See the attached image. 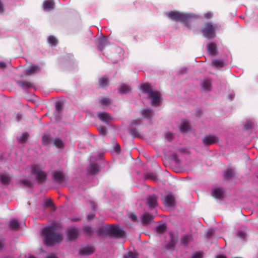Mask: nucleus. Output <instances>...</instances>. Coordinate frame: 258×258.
Returning <instances> with one entry per match:
<instances>
[{"mask_svg": "<svg viewBox=\"0 0 258 258\" xmlns=\"http://www.w3.org/2000/svg\"><path fill=\"white\" fill-rule=\"evenodd\" d=\"M45 258H58L54 253H50L48 254Z\"/></svg>", "mask_w": 258, "mask_h": 258, "instance_id": "obj_52", "label": "nucleus"}, {"mask_svg": "<svg viewBox=\"0 0 258 258\" xmlns=\"http://www.w3.org/2000/svg\"><path fill=\"white\" fill-rule=\"evenodd\" d=\"M165 137L169 142H171L173 138V134L171 133H167Z\"/></svg>", "mask_w": 258, "mask_h": 258, "instance_id": "obj_49", "label": "nucleus"}, {"mask_svg": "<svg viewBox=\"0 0 258 258\" xmlns=\"http://www.w3.org/2000/svg\"><path fill=\"white\" fill-rule=\"evenodd\" d=\"M55 3L54 0H45L43 2L42 6L46 11H51L54 9Z\"/></svg>", "mask_w": 258, "mask_h": 258, "instance_id": "obj_14", "label": "nucleus"}, {"mask_svg": "<svg viewBox=\"0 0 258 258\" xmlns=\"http://www.w3.org/2000/svg\"><path fill=\"white\" fill-rule=\"evenodd\" d=\"M190 128L189 125L188 123H184L180 127V130L181 132L186 133Z\"/></svg>", "mask_w": 258, "mask_h": 258, "instance_id": "obj_40", "label": "nucleus"}, {"mask_svg": "<svg viewBox=\"0 0 258 258\" xmlns=\"http://www.w3.org/2000/svg\"><path fill=\"white\" fill-rule=\"evenodd\" d=\"M178 241L177 237L173 235H170L169 242L165 245L164 251L166 252L167 250H174L175 245Z\"/></svg>", "mask_w": 258, "mask_h": 258, "instance_id": "obj_8", "label": "nucleus"}, {"mask_svg": "<svg viewBox=\"0 0 258 258\" xmlns=\"http://www.w3.org/2000/svg\"><path fill=\"white\" fill-rule=\"evenodd\" d=\"M17 83L23 89H27L32 86L31 83L27 81H19Z\"/></svg>", "mask_w": 258, "mask_h": 258, "instance_id": "obj_28", "label": "nucleus"}, {"mask_svg": "<svg viewBox=\"0 0 258 258\" xmlns=\"http://www.w3.org/2000/svg\"><path fill=\"white\" fill-rule=\"evenodd\" d=\"M211 65L213 67L221 68L224 66L225 64L223 60L215 59L212 60Z\"/></svg>", "mask_w": 258, "mask_h": 258, "instance_id": "obj_22", "label": "nucleus"}, {"mask_svg": "<svg viewBox=\"0 0 258 258\" xmlns=\"http://www.w3.org/2000/svg\"><path fill=\"white\" fill-rule=\"evenodd\" d=\"M217 27L212 22H207L204 23L201 28V32L203 37L209 39L216 37V30Z\"/></svg>", "mask_w": 258, "mask_h": 258, "instance_id": "obj_3", "label": "nucleus"}, {"mask_svg": "<svg viewBox=\"0 0 258 258\" xmlns=\"http://www.w3.org/2000/svg\"><path fill=\"white\" fill-rule=\"evenodd\" d=\"M53 145L57 148L62 149L64 148V144L62 141L58 138H56L53 140Z\"/></svg>", "mask_w": 258, "mask_h": 258, "instance_id": "obj_27", "label": "nucleus"}, {"mask_svg": "<svg viewBox=\"0 0 258 258\" xmlns=\"http://www.w3.org/2000/svg\"><path fill=\"white\" fill-rule=\"evenodd\" d=\"M201 85L205 91H210L212 87L211 82L209 80H204Z\"/></svg>", "mask_w": 258, "mask_h": 258, "instance_id": "obj_25", "label": "nucleus"}, {"mask_svg": "<svg viewBox=\"0 0 258 258\" xmlns=\"http://www.w3.org/2000/svg\"><path fill=\"white\" fill-rule=\"evenodd\" d=\"M166 15L172 21L175 22H180L183 23H187L189 18L187 15L173 11H171L167 13Z\"/></svg>", "mask_w": 258, "mask_h": 258, "instance_id": "obj_4", "label": "nucleus"}, {"mask_svg": "<svg viewBox=\"0 0 258 258\" xmlns=\"http://www.w3.org/2000/svg\"><path fill=\"white\" fill-rule=\"evenodd\" d=\"M95 251V248L92 245H87L82 247L80 250V254L81 255H90L93 253Z\"/></svg>", "mask_w": 258, "mask_h": 258, "instance_id": "obj_15", "label": "nucleus"}, {"mask_svg": "<svg viewBox=\"0 0 258 258\" xmlns=\"http://www.w3.org/2000/svg\"><path fill=\"white\" fill-rule=\"evenodd\" d=\"M192 237L188 235H185L182 236L180 239L181 244L184 245H187L189 242L191 240Z\"/></svg>", "mask_w": 258, "mask_h": 258, "instance_id": "obj_30", "label": "nucleus"}, {"mask_svg": "<svg viewBox=\"0 0 258 258\" xmlns=\"http://www.w3.org/2000/svg\"><path fill=\"white\" fill-rule=\"evenodd\" d=\"M94 217H95V215L94 214H91L88 215L87 217V220H91L93 219V218H94Z\"/></svg>", "mask_w": 258, "mask_h": 258, "instance_id": "obj_53", "label": "nucleus"}, {"mask_svg": "<svg viewBox=\"0 0 258 258\" xmlns=\"http://www.w3.org/2000/svg\"><path fill=\"white\" fill-rule=\"evenodd\" d=\"M146 204L152 209L158 206V197L155 195H151L146 198Z\"/></svg>", "mask_w": 258, "mask_h": 258, "instance_id": "obj_7", "label": "nucleus"}, {"mask_svg": "<svg viewBox=\"0 0 258 258\" xmlns=\"http://www.w3.org/2000/svg\"><path fill=\"white\" fill-rule=\"evenodd\" d=\"M237 236L241 239H244L246 236V233L245 232L240 230L237 232Z\"/></svg>", "mask_w": 258, "mask_h": 258, "instance_id": "obj_45", "label": "nucleus"}, {"mask_svg": "<svg viewBox=\"0 0 258 258\" xmlns=\"http://www.w3.org/2000/svg\"><path fill=\"white\" fill-rule=\"evenodd\" d=\"M109 83V81L106 76H103L99 79L98 84L100 87L103 88L107 87Z\"/></svg>", "mask_w": 258, "mask_h": 258, "instance_id": "obj_20", "label": "nucleus"}, {"mask_svg": "<svg viewBox=\"0 0 258 258\" xmlns=\"http://www.w3.org/2000/svg\"><path fill=\"white\" fill-rule=\"evenodd\" d=\"M120 146L119 145H117L116 146H115V150L116 151H120Z\"/></svg>", "mask_w": 258, "mask_h": 258, "instance_id": "obj_58", "label": "nucleus"}, {"mask_svg": "<svg viewBox=\"0 0 258 258\" xmlns=\"http://www.w3.org/2000/svg\"><path fill=\"white\" fill-rule=\"evenodd\" d=\"M141 119L139 118L132 120L131 122V125H139L141 123Z\"/></svg>", "mask_w": 258, "mask_h": 258, "instance_id": "obj_46", "label": "nucleus"}, {"mask_svg": "<svg viewBox=\"0 0 258 258\" xmlns=\"http://www.w3.org/2000/svg\"><path fill=\"white\" fill-rule=\"evenodd\" d=\"M207 48L208 52L210 55L215 56L217 55V47L214 43H208L207 45Z\"/></svg>", "mask_w": 258, "mask_h": 258, "instance_id": "obj_16", "label": "nucleus"}, {"mask_svg": "<svg viewBox=\"0 0 258 258\" xmlns=\"http://www.w3.org/2000/svg\"><path fill=\"white\" fill-rule=\"evenodd\" d=\"M32 173L35 175L37 181L41 183L44 182L47 178V174L42 171L40 165H34L32 167Z\"/></svg>", "mask_w": 258, "mask_h": 258, "instance_id": "obj_5", "label": "nucleus"}, {"mask_svg": "<svg viewBox=\"0 0 258 258\" xmlns=\"http://www.w3.org/2000/svg\"><path fill=\"white\" fill-rule=\"evenodd\" d=\"M216 258H226V257L224 255H218L216 256Z\"/></svg>", "mask_w": 258, "mask_h": 258, "instance_id": "obj_56", "label": "nucleus"}, {"mask_svg": "<svg viewBox=\"0 0 258 258\" xmlns=\"http://www.w3.org/2000/svg\"><path fill=\"white\" fill-rule=\"evenodd\" d=\"M48 42L52 46H56L57 44L56 38L53 36H50L48 38Z\"/></svg>", "mask_w": 258, "mask_h": 258, "instance_id": "obj_38", "label": "nucleus"}, {"mask_svg": "<svg viewBox=\"0 0 258 258\" xmlns=\"http://www.w3.org/2000/svg\"><path fill=\"white\" fill-rule=\"evenodd\" d=\"M99 102L102 105H108L111 103L112 101L109 98L103 97L100 100Z\"/></svg>", "mask_w": 258, "mask_h": 258, "instance_id": "obj_36", "label": "nucleus"}, {"mask_svg": "<svg viewBox=\"0 0 258 258\" xmlns=\"http://www.w3.org/2000/svg\"><path fill=\"white\" fill-rule=\"evenodd\" d=\"M100 135L105 136L107 133L106 128L103 125H100L98 128Z\"/></svg>", "mask_w": 258, "mask_h": 258, "instance_id": "obj_41", "label": "nucleus"}, {"mask_svg": "<svg viewBox=\"0 0 258 258\" xmlns=\"http://www.w3.org/2000/svg\"><path fill=\"white\" fill-rule=\"evenodd\" d=\"M250 127V125L248 124H246L244 125V128L246 130H248Z\"/></svg>", "mask_w": 258, "mask_h": 258, "instance_id": "obj_59", "label": "nucleus"}, {"mask_svg": "<svg viewBox=\"0 0 258 258\" xmlns=\"http://www.w3.org/2000/svg\"><path fill=\"white\" fill-rule=\"evenodd\" d=\"M223 191L221 188H217L213 190V196L216 199H221L223 196Z\"/></svg>", "mask_w": 258, "mask_h": 258, "instance_id": "obj_24", "label": "nucleus"}, {"mask_svg": "<svg viewBox=\"0 0 258 258\" xmlns=\"http://www.w3.org/2000/svg\"><path fill=\"white\" fill-rule=\"evenodd\" d=\"M108 231L110 234L116 237H122L124 235V231L117 226H110Z\"/></svg>", "mask_w": 258, "mask_h": 258, "instance_id": "obj_6", "label": "nucleus"}, {"mask_svg": "<svg viewBox=\"0 0 258 258\" xmlns=\"http://www.w3.org/2000/svg\"><path fill=\"white\" fill-rule=\"evenodd\" d=\"M142 223L143 225H147L153 221V216L149 213L143 214L141 217Z\"/></svg>", "mask_w": 258, "mask_h": 258, "instance_id": "obj_13", "label": "nucleus"}, {"mask_svg": "<svg viewBox=\"0 0 258 258\" xmlns=\"http://www.w3.org/2000/svg\"><path fill=\"white\" fill-rule=\"evenodd\" d=\"M214 16V14L212 12H208L204 14V17L206 20L212 19Z\"/></svg>", "mask_w": 258, "mask_h": 258, "instance_id": "obj_44", "label": "nucleus"}, {"mask_svg": "<svg viewBox=\"0 0 258 258\" xmlns=\"http://www.w3.org/2000/svg\"><path fill=\"white\" fill-rule=\"evenodd\" d=\"M233 175V170L232 169L227 170L224 173V176L226 178H231Z\"/></svg>", "mask_w": 258, "mask_h": 258, "instance_id": "obj_42", "label": "nucleus"}, {"mask_svg": "<svg viewBox=\"0 0 258 258\" xmlns=\"http://www.w3.org/2000/svg\"><path fill=\"white\" fill-rule=\"evenodd\" d=\"M68 238L70 240L76 239L79 236V229L76 227L69 228L67 231Z\"/></svg>", "mask_w": 258, "mask_h": 258, "instance_id": "obj_9", "label": "nucleus"}, {"mask_svg": "<svg viewBox=\"0 0 258 258\" xmlns=\"http://www.w3.org/2000/svg\"><path fill=\"white\" fill-rule=\"evenodd\" d=\"M5 245L3 241L0 240V249H2Z\"/></svg>", "mask_w": 258, "mask_h": 258, "instance_id": "obj_55", "label": "nucleus"}, {"mask_svg": "<svg viewBox=\"0 0 258 258\" xmlns=\"http://www.w3.org/2000/svg\"><path fill=\"white\" fill-rule=\"evenodd\" d=\"M142 91L146 93L149 97L151 100V104L152 106L158 105L161 101V96L160 93L157 91L152 89L150 84L145 83L141 86Z\"/></svg>", "mask_w": 258, "mask_h": 258, "instance_id": "obj_2", "label": "nucleus"}, {"mask_svg": "<svg viewBox=\"0 0 258 258\" xmlns=\"http://www.w3.org/2000/svg\"><path fill=\"white\" fill-rule=\"evenodd\" d=\"M10 178L8 175L3 174H0V181L2 184L7 185L9 184Z\"/></svg>", "mask_w": 258, "mask_h": 258, "instance_id": "obj_32", "label": "nucleus"}, {"mask_svg": "<svg viewBox=\"0 0 258 258\" xmlns=\"http://www.w3.org/2000/svg\"><path fill=\"white\" fill-rule=\"evenodd\" d=\"M203 251H196L192 254L191 258H203Z\"/></svg>", "mask_w": 258, "mask_h": 258, "instance_id": "obj_43", "label": "nucleus"}, {"mask_svg": "<svg viewBox=\"0 0 258 258\" xmlns=\"http://www.w3.org/2000/svg\"><path fill=\"white\" fill-rule=\"evenodd\" d=\"M130 135L134 138L137 137L139 136L138 131L136 128L131 127L129 130Z\"/></svg>", "mask_w": 258, "mask_h": 258, "instance_id": "obj_39", "label": "nucleus"}, {"mask_svg": "<svg viewBox=\"0 0 258 258\" xmlns=\"http://www.w3.org/2000/svg\"><path fill=\"white\" fill-rule=\"evenodd\" d=\"M118 90L121 94H125L131 90V88L129 85L122 83L118 87Z\"/></svg>", "mask_w": 258, "mask_h": 258, "instance_id": "obj_21", "label": "nucleus"}, {"mask_svg": "<svg viewBox=\"0 0 258 258\" xmlns=\"http://www.w3.org/2000/svg\"><path fill=\"white\" fill-rule=\"evenodd\" d=\"M40 70L38 65L32 64L26 70V73L27 75H31L39 72Z\"/></svg>", "mask_w": 258, "mask_h": 258, "instance_id": "obj_19", "label": "nucleus"}, {"mask_svg": "<svg viewBox=\"0 0 258 258\" xmlns=\"http://www.w3.org/2000/svg\"><path fill=\"white\" fill-rule=\"evenodd\" d=\"M89 171L92 174H96L98 172V165L96 164H91L89 167Z\"/></svg>", "mask_w": 258, "mask_h": 258, "instance_id": "obj_33", "label": "nucleus"}, {"mask_svg": "<svg viewBox=\"0 0 258 258\" xmlns=\"http://www.w3.org/2000/svg\"><path fill=\"white\" fill-rule=\"evenodd\" d=\"M9 226L11 229L17 230L19 229L20 224L17 220L13 219L10 222Z\"/></svg>", "mask_w": 258, "mask_h": 258, "instance_id": "obj_26", "label": "nucleus"}, {"mask_svg": "<svg viewBox=\"0 0 258 258\" xmlns=\"http://www.w3.org/2000/svg\"><path fill=\"white\" fill-rule=\"evenodd\" d=\"M6 67V63L4 62H0V68L4 69Z\"/></svg>", "mask_w": 258, "mask_h": 258, "instance_id": "obj_54", "label": "nucleus"}, {"mask_svg": "<svg viewBox=\"0 0 258 258\" xmlns=\"http://www.w3.org/2000/svg\"><path fill=\"white\" fill-rule=\"evenodd\" d=\"M53 139L51 138L48 135H45L42 137V143L45 145H50L53 142Z\"/></svg>", "mask_w": 258, "mask_h": 258, "instance_id": "obj_31", "label": "nucleus"}, {"mask_svg": "<svg viewBox=\"0 0 258 258\" xmlns=\"http://www.w3.org/2000/svg\"><path fill=\"white\" fill-rule=\"evenodd\" d=\"M129 217L131 219V220L134 222H136L138 221V217L136 216V215L134 213L131 214Z\"/></svg>", "mask_w": 258, "mask_h": 258, "instance_id": "obj_50", "label": "nucleus"}, {"mask_svg": "<svg viewBox=\"0 0 258 258\" xmlns=\"http://www.w3.org/2000/svg\"><path fill=\"white\" fill-rule=\"evenodd\" d=\"M22 183L23 184H24L25 185H26V186H27L28 187H30V186H32V183L29 180H27V179L22 180Z\"/></svg>", "mask_w": 258, "mask_h": 258, "instance_id": "obj_48", "label": "nucleus"}, {"mask_svg": "<svg viewBox=\"0 0 258 258\" xmlns=\"http://www.w3.org/2000/svg\"><path fill=\"white\" fill-rule=\"evenodd\" d=\"M141 113L143 117L146 119H151L154 114L153 111L151 108L143 109Z\"/></svg>", "mask_w": 258, "mask_h": 258, "instance_id": "obj_18", "label": "nucleus"}, {"mask_svg": "<svg viewBox=\"0 0 258 258\" xmlns=\"http://www.w3.org/2000/svg\"><path fill=\"white\" fill-rule=\"evenodd\" d=\"M53 206V203L50 199H47L44 203V207H52Z\"/></svg>", "mask_w": 258, "mask_h": 258, "instance_id": "obj_47", "label": "nucleus"}, {"mask_svg": "<svg viewBox=\"0 0 258 258\" xmlns=\"http://www.w3.org/2000/svg\"><path fill=\"white\" fill-rule=\"evenodd\" d=\"M83 230L85 234L89 236L92 235L93 233V229L89 226H85L83 228Z\"/></svg>", "mask_w": 258, "mask_h": 258, "instance_id": "obj_37", "label": "nucleus"}, {"mask_svg": "<svg viewBox=\"0 0 258 258\" xmlns=\"http://www.w3.org/2000/svg\"><path fill=\"white\" fill-rule=\"evenodd\" d=\"M5 11L4 5L2 1L0 0V14H3Z\"/></svg>", "mask_w": 258, "mask_h": 258, "instance_id": "obj_51", "label": "nucleus"}, {"mask_svg": "<svg viewBox=\"0 0 258 258\" xmlns=\"http://www.w3.org/2000/svg\"><path fill=\"white\" fill-rule=\"evenodd\" d=\"M98 117L102 121L108 124L109 121L112 119L110 115L106 112H99L97 113Z\"/></svg>", "mask_w": 258, "mask_h": 258, "instance_id": "obj_17", "label": "nucleus"}, {"mask_svg": "<svg viewBox=\"0 0 258 258\" xmlns=\"http://www.w3.org/2000/svg\"><path fill=\"white\" fill-rule=\"evenodd\" d=\"M106 39L102 37L98 39L97 46L100 50H102L106 45Z\"/></svg>", "mask_w": 258, "mask_h": 258, "instance_id": "obj_29", "label": "nucleus"}, {"mask_svg": "<svg viewBox=\"0 0 258 258\" xmlns=\"http://www.w3.org/2000/svg\"><path fill=\"white\" fill-rule=\"evenodd\" d=\"M41 235L44 244L48 246L59 243L63 240L62 234L55 227L52 226L43 229Z\"/></svg>", "mask_w": 258, "mask_h": 258, "instance_id": "obj_1", "label": "nucleus"}, {"mask_svg": "<svg viewBox=\"0 0 258 258\" xmlns=\"http://www.w3.org/2000/svg\"><path fill=\"white\" fill-rule=\"evenodd\" d=\"M217 141V138L215 136L208 135L203 139V143L206 146H209L215 143Z\"/></svg>", "mask_w": 258, "mask_h": 258, "instance_id": "obj_11", "label": "nucleus"}, {"mask_svg": "<svg viewBox=\"0 0 258 258\" xmlns=\"http://www.w3.org/2000/svg\"><path fill=\"white\" fill-rule=\"evenodd\" d=\"M28 136L29 135L27 133H24L19 138H18V141L21 143H24L27 142Z\"/></svg>", "mask_w": 258, "mask_h": 258, "instance_id": "obj_34", "label": "nucleus"}, {"mask_svg": "<svg viewBox=\"0 0 258 258\" xmlns=\"http://www.w3.org/2000/svg\"><path fill=\"white\" fill-rule=\"evenodd\" d=\"M91 207L93 209L95 210L96 208V205L95 203H91Z\"/></svg>", "mask_w": 258, "mask_h": 258, "instance_id": "obj_57", "label": "nucleus"}, {"mask_svg": "<svg viewBox=\"0 0 258 258\" xmlns=\"http://www.w3.org/2000/svg\"><path fill=\"white\" fill-rule=\"evenodd\" d=\"M167 229V225L165 223H161L156 227V231L159 234H163Z\"/></svg>", "mask_w": 258, "mask_h": 258, "instance_id": "obj_23", "label": "nucleus"}, {"mask_svg": "<svg viewBox=\"0 0 258 258\" xmlns=\"http://www.w3.org/2000/svg\"><path fill=\"white\" fill-rule=\"evenodd\" d=\"M163 204L166 207H172L175 205V199L172 194L167 195L163 199Z\"/></svg>", "mask_w": 258, "mask_h": 258, "instance_id": "obj_12", "label": "nucleus"}, {"mask_svg": "<svg viewBox=\"0 0 258 258\" xmlns=\"http://www.w3.org/2000/svg\"><path fill=\"white\" fill-rule=\"evenodd\" d=\"M53 180L58 183H61L64 180V175L60 171H55L52 173Z\"/></svg>", "mask_w": 258, "mask_h": 258, "instance_id": "obj_10", "label": "nucleus"}, {"mask_svg": "<svg viewBox=\"0 0 258 258\" xmlns=\"http://www.w3.org/2000/svg\"><path fill=\"white\" fill-rule=\"evenodd\" d=\"M55 108H56V114L57 116H59L60 112L62 109V104L60 102H56L55 103Z\"/></svg>", "mask_w": 258, "mask_h": 258, "instance_id": "obj_35", "label": "nucleus"}, {"mask_svg": "<svg viewBox=\"0 0 258 258\" xmlns=\"http://www.w3.org/2000/svg\"><path fill=\"white\" fill-rule=\"evenodd\" d=\"M147 176H148V177H152V176H151V175L150 174H148Z\"/></svg>", "mask_w": 258, "mask_h": 258, "instance_id": "obj_60", "label": "nucleus"}]
</instances>
